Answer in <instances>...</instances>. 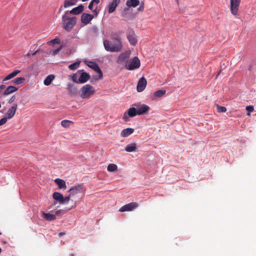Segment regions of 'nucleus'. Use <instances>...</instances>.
<instances>
[{
	"label": "nucleus",
	"mask_w": 256,
	"mask_h": 256,
	"mask_svg": "<svg viewBox=\"0 0 256 256\" xmlns=\"http://www.w3.org/2000/svg\"><path fill=\"white\" fill-rule=\"evenodd\" d=\"M104 46L105 50L110 52H118L122 48V44L120 39L116 38L114 42L108 40H104Z\"/></svg>",
	"instance_id": "nucleus-1"
},
{
	"label": "nucleus",
	"mask_w": 256,
	"mask_h": 256,
	"mask_svg": "<svg viewBox=\"0 0 256 256\" xmlns=\"http://www.w3.org/2000/svg\"><path fill=\"white\" fill-rule=\"evenodd\" d=\"M68 14H64L62 16V24L63 28L67 31H70L74 26L76 23V16L70 17L68 16Z\"/></svg>",
	"instance_id": "nucleus-2"
},
{
	"label": "nucleus",
	"mask_w": 256,
	"mask_h": 256,
	"mask_svg": "<svg viewBox=\"0 0 256 256\" xmlns=\"http://www.w3.org/2000/svg\"><path fill=\"white\" fill-rule=\"evenodd\" d=\"M80 96L83 99H88L94 94L95 90L94 88L89 84L84 86L80 90Z\"/></svg>",
	"instance_id": "nucleus-3"
},
{
	"label": "nucleus",
	"mask_w": 256,
	"mask_h": 256,
	"mask_svg": "<svg viewBox=\"0 0 256 256\" xmlns=\"http://www.w3.org/2000/svg\"><path fill=\"white\" fill-rule=\"evenodd\" d=\"M140 62L137 56H134L132 58L127 60L125 64V68L128 70H134L140 68Z\"/></svg>",
	"instance_id": "nucleus-4"
},
{
	"label": "nucleus",
	"mask_w": 256,
	"mask_h": 256,
	"mask_svg": "<svg viewBox=\"0 0 256 256\" xmlns=\"http://www.w3.org/2000/svg\"><path fill=\"white\" fill-rule=\"evenodd\" d=\"M85 63L88 67L92 68L98 74V76H96L94 77V80H99L102 78V72L96 62L92 61H86Z\"/></svg>",
	"instance_id": "nucleus-5"
},
{
	"label": "nucleus",
	"mask_w": 256,
	"mask_h": 256,
	"mask_svg": "<svg viewBox=\"0 0 256 256\" xmlns=\"http://www.w3.org/2000/svg\"><path fill=\"white\" fill-rule=\"evenodd\" d=\"M84 192L83 186L81 184H78L71 188L68 192H70L69 195L68 196H70V199L72 198L75 195L82 193Z\"/></svg>",
	"instance_id": "nucleus-6"
},
{
	"label": "nucleus",
	"mask_w": 256,
	"mask_h": 256,
	"mask_svg": "<svg viewBox=\"0 0 256 256\" xmlns=\"http://www.w3.org/2000/svg\"><path fill=\"white\" fill-rule=\"evenodd\" d=\"M52 197L60 204H64L70 201V196H67L64 198L62 194L58 192H54L52 194Z\"/></svg>",
	"instance_id": "nucleus-7"
},
{
	"label": "nucleus",
	"mask_w": 256,
	"mask_h": 256,
	"mask_svg": "<svg viewBox=\"0 0 256 256\" xmlns=\"http://www.w3.org/2000/svg\"><path fill=\"white\" fill-rule=\"evenodd\" d=\"M138 206V203L135 202H132L129 203L128 204H125L122 206L120 209V212H124L126 211H131L133 210L136 208Z\"/></svg>",
	"instance_id": "nucleus-8"
},
{
	"label": "nucleus",
	"mask_w": 256,
	"mask_h": 256,
	"mask_svg": "<svg viewBox=\"0 0 256 256\" xmlns=\"http://www.w3.org/2000/svg\"><path fill=\"white\" fill-rule=\"evenodd\" d=\"M240 0H230V12L234 15L238 13Z\"/></svg>",
	"instance_id": "nucleus-9"
},
{
	"label": "nucleus",
	"mask_w": 256,
	"mask_h": 256,
	"mask_svg": "<svg viewBox=\"0 0 256 256\" xmlns=\"http://www.w3.org/2000/svg\"><path fill=\"white\" fill-rule=\"evenodd\" d=\"M147 82L144 77L141 78L138 83L136 86L137 91L138 92H142L146 88Z\"/></svg>",
	"instance_id": "nucleus-10"
},
{
	"label": "nucleus",
	"mask_w": 256,
	"mask_h": 256,
	"mask_svg": "<svg viewBox=\"0 0 256 256\" xmlns=\"http://www.w3.org/2000/svg\"><path fill=\"white\" fill-rule=\"evenodd\" d=\"M94 14L86 13H82L81 16V22L84 24H88L93 19Z\"/></svg>",
	"instance_id": "nucleus-11"
},
{
	"label": "nucleus",
	"mask_w": 256,
	"mask_h": 256,
	"mask_svg": "<svg viewBox=\"0 0 256 256\" xmlns=\"http://www.w3.org/2000/svg\"><path fill=\"white\" fill-rule=\"evenodd\" d=\"M84 10V6L82 4H80L78 6L70 10H66V14H70L74 15H78L81 14Z\"/></svg>",
	"instance_id": "nucleus-12"
},
{
	"label": "nucleus",
	"mask_w": 256,
	"mask_h": 256,
	"mask_svg": "<svg viewBox=\"0 0 256 256\" xmlns=\"http://www.w3.org/2000/svg\"><path fill=\"white\" fill-rule=\"evenodd\" d=\"M17 108V104H14L12 106L8 109L6 114V116H7V118L10 119L14 116Z\"/></svg>",
	"instance_id": "nucleus-13"
},
{
	"label": "nucleus",
	"mask_w": 256,
	"mask_h": 256,
	"mask_svg": "<svg viewBox=\"0 0 256 256\" xmlns=\"http://www.w3.org/2000/svg\"><path fill=\"white\" fill-rule=\"evenodd\" d=\"M150 108L148 106L144 104L138 105L136 109L138 115H142L147 112L149 110Z\"/></svg>",
	"instance_id": "nucleus-14"
},
{
	"label": "nucleus",
	"mask_w": 256,
	"mask_h": 256,
	"mask_svg": "<svg viewBox=\"0 0 256 256\" xmlns=\"http://www.w3.org/2000/svg\"><path fill=\"white\" fill-rule=\"evenodd\" d=\"M127 38L131 45L135 46L136 44L138 42L137 38L133 31L130 32L127 36Z\"/></svg>",
	"instance_id": "nucleus-15"
},
{
	"label": "nucleus",
	"mask_w": 256,
	"mask_h": 256,
	"mask_svg": "<svg viewBox=\"0 0 256 256\" xmlns=\"http://www.w3.org/2000/svg\"><path fill=\"white\" fill-rule=\"evenodd\" d=\"M130 53L129 52H122L120 54L118 57V62L120 64L126 62L128 58L130 57Z\"/></svg>",
	"instance_id": "nucleus-16"
},
{
	"label": "nucleus",
	"mask_w": 256,
	"mask_h": 256,
	"mask_svg": "<svg viewBox=\"0 0 256 256\" xmlns=\"http://www.w3.org/2000/svg\"><path fill=\"white\" fill-rule=\"evenodd\" d=\"M120 2V0H113L112 2L110 3L108 6V12L109 13L114 12Z\"/></svg>",
	"instance_id": "nucleus-17"
},
{
	"label": "nucleus",
	"mask_w": 256,
	"mask_h": 256,
	"mask_svg": "<svg viewBox=\"0 0 256 256\" xmlns=\"http://www.w3.org/2000/svg\"><path fill=\"white\" fill-rule=\"evenodd\" d=\"M90 78V74L86 72L81 73L78 78V83L84 84Z\"/></svg>",
	"instance_id": "nucleus-18"
},
{
	"label": "nucleus",
	"mask_w": 256,
	"mask_h": 256,
	"mask_svg": "<svg viewBox=\"0 0 256 256\" xmlns=\"http://www.w3.org/2000/svg\"><path fill=\"white\" fill-rule=\"evenodd\" d=\"M18 90V88H16L14 86H8L6 90L4 91L3 93V96H7L12 92H14Z\"/></svg>",
	"instance_id": "nucleus-19"
},
{
	"label": "nucleus",
	"mask_w": 256,
	"mask_h": 256,
	"mask_svg": "<svg viewBox=\"0 0 256 256\" xmlns=\"http://www.w3.org/2000/svg\"><path fill=\"white\" fill-rule=\"evenodd\" d=\"M78 1V0H64V8L76 5Z\"/></svg>",
	"instance_id": "nucleus-20"
},
{
	"label": "nucleus",
	"mask_w": 256,
	"mask_h": 256,
	"mask_svg": "<svg viewBox=\"0 0 256 256\" xmlns=\"http://www.w3.org/2000/svg\"><path fill=\"white\" fill-rule=\"evenodd\" d=\"M42 216L48 221L54 220H56V215L50 213L42 212Z\"/></svg>",
	"instance_id": "nucleus-21"
},
{
	"label": "nucleus",
	"mask_w": 256,
	"mask_h": 256,
	"mask_svg": "<svg viewBox=\"0 0 256 256\" xmlns=\"http://www.w3.org/2000/svg\"><path fill=\"white\" fill-rule=\"evenodd\" d=\"M140 4L139 0H127L126 5L128 7L135 8Z\"/></svg>",
	"instance_id": "nucleus-22"
},
{
	"label": "nucleus",
	"mask_w": 256,
	"mask_h": 256,
	"mask_svg": "<svg viewBox=\"0 0 256 256\" xmlns=\"http://www.w3.org/2000/svg\"><path fill=\"white\" fill-rule=\"evenodd\" d=\"M134 132V129L132 128H126L123 130L121 132V136L123 137H127Z\"/></svg>",
	"instance_id": "nucleus-23"
},
{
	"label": "nucleus",
	"mask_w": 256,
	"mask_h": 256,
	"mask_svg": "<svg viewBox=\"0 0 256 256\" xmlns=\"http://www.w3.org/2000/svg\"><path fill=\"white\" fill-rule=\"evenodd\" d=\"M54 182L58 185L60 188H66V184L64 180L60 178H56L54 180Z\"/></svg>",
	"instance_id": "nucleus-24"
},
{
	"label": "nucleus",
	"mask_w": 256,
	"mask_h": 256,
	"mask_svg": "<svg viewBox=\"0 0 256 256\" xmlns=\"http://www.w3.org/2000/svg\"><path fill=\"white\" fill-rule=\"evenodd\" d=\"M166 90H158L153 94V98H160L166 94Z\"/></svg>",
	"instance_id": "nucleus-25"
},
{
	"label": "nucleus",
	"mask_w": 256,
	"mask_h": 256,
	"mask_svg": "<svg viewBox=\"0 0 256 256\" xmlns=\"http://www.w3.org/2000/svg\"><path fill=\"white\" fill-rule=\"evenodd\" d=\"M54 78V76L53 74H50L48 76L44 82V85L46 86L50 85Z\"/></svg>",
	"instance_id": "nucleus-26"
},
{
	"label": "nucleus",
	"mask_w": 256,
	"mask_h": 256,
	"mask_svg": "<svg viewBox=\"0 0 256 256\" xmlns=\"http://www.w3.org/2000/svg\"><path fill=\"white\" fill-rule=\"evenodd\" d=\"M94 4L92 2V1L90 2V3L89 4V5H88V8L90 10H92V12H94V14L95 16H97L98 14H99L100 12V10H98L97 8V6H96L94 9Z\"/></svg>",
	"instance_id": "nucleus-27"
},
{
	"label": "nucleus",
	"mask_w": 256,
	"mask_h": 256,
	"mask_svg": "<svg viewBox=\"0 0 256 256\" xmlns=\"http://www.w3.org/2000/svg\"><path fill=\"white\" fill-rule=\"evenodd\" d=\"M68 92L72 94H76L77 93V88L72 84H69L68 87Z\"/></svg>",
	"instance_id": "nucleus-28"
},
{
	"label": "nucleus",
	"mask_w": 256,
	"mask_h": 256,
	"mask_svg": "<svg viewBox=\"0 0 256 256\" xmlns=\"http://www.w3.org/2000/svg\"><path fill=\"white\" fill-rule=\"evenodd\" d=\"M127 112H128V115H129L130 117H134L138 115L137 110L135 108H130L128 109Z\"/></svg>",
	"instance_id": "nucleus-29"
},
{
	"label": "nucleus",
	"mask_w": 256,
	"mask_h": 256,
	"mask_svg": "<svg viewBox=\"0 0 256 256\" xmlns=\"http://www.w3.org/2000/svg\"><path fill=\"white\" fill-rule=\"evenodd\" d=\"M70 205L66 208V210H70L74 208H76L77 206L76 202L75 200H74L70 198Z\"/></svg>",
	"instance_id": "nucleus-30"
},
{
	"label": "nucleus",
	"mask_w": 256,
	"mask_h": 256,
	"mask_svg": "<svg viewBox=\"0 0 256 256\" xmlns=\"http://www.w3.org/2000/svg\"><path fill=\"white\" fill-rule=\"evenodd\" d=\"M118 166L114 164H109L107 168V170L110 172H113L116 170Z\"/></svg>",
	"instance_id": "nucleus-31"
},
{
	"label": "nucleus",
	"mask_w": 256,
	"mask_h": 256,
	"mask_svg": "<svg viewBox=\"0 0 256 256\" xmlns=\"http://www.w3.org/2000/svg\"><path fill=\"white\" fill-rule=\"evenodd\" d=\"M73 124L72 121L67 120H63L61 122L62 126L65 128H68L70 126V124Z\"/></svg>",
	"instance_id": "nucleus-32"
},
{
	"label": "nucleus",
	"mask_w": 256,
	"mask_h": 256,
	"mask_svg": "<svg viewBox=\"0 0 256 256\" xmlns=\"http://www.w3.org/2000/svg\"><path fill=\"white\" fill-rule=\"evenodd\" d=\"M80 64V61L76 62L73 64H70V65H69L68 68L70 70H76L79 66Z\"/></svg>",
	"instance_id": "nucleus-33"
},
{
	"label": "nucleus",
	"mask_w": 256,
	"mask_h": 256,
	"mask_svg": "<svg viewBox=\"0 0 256 256\" xmlns=\"http://www.w3.org/2000/svg\"><path fill=\"white\" fill-rule=\"evenodd\" d=\"M25 80V78L24 77H20L15 78L14 80V82L16 84H20L23 83Z\"/></svg>",
	"instance_id": "nucleus-34"
},
{
	"label": "nucleus",
	"mask_w": 256,
	"mask_h": 256,
	"mask_svg": "<svg viewBox=\"0 0 256 256\" xmlns=\"http://www.w3.org/2000/svg\"><path fill=\"white\" fill-rule=\"evenodd\" d=\"M136 145H132L130 146H127L125 148V150L128 152H134L136 150Z\"/></svg>",
	"instance_id": "nucleus-35"
},
{
	"label": "nucleus",
	"mask_w": 256,
	"mask_h": 256,
	"mask_svg": "<svg viewBox=\"0 0 256 256\" xmlns=\"http://www.w3.org/2000/svg\"><path fill=\"white\" fill-rule=\"evenodd\" d=\"M217 108V111L218 112H224L226 111V108L224 106H220L218 104L216 105Z\"/></svg>",
	"instance_id": "nucleus-36"
},
{
	"label": "nucleus",
	"mask_w": 256,
	"mask_h": 256,
	"mask_svg": "<svg viewBox=\"0 0 256 256\" xmlns=\"http://www.w3.org/2000/svg\"><path fill=\"white\" fill-rule=\"evenodd\" d=\"M246 110L248 111V115H250V113L252 112L254 110V106H248L246 107Z\"/></svg>",
	"instance_id": "nucleus-37"
},
{
	"label": "nucleus",
	"mask_w": 256,
	"mask_h": 256,
	"mask_svg": "<svg viewBox=\"0 0 256 256\" xmlns=\"http://www.w3.org/2000/svg\"><path fill=\"white\" fill-rule=\"evenodd\" d=\"M48 44L52 43V44H60V40L58 38H56L53 39V40H51L50 41L48 42Z\"/></svg>",
	"instance_id": "nucleus-38"
},
{
	"label": "nucleus",
	"mask_w": 256,
	"mask_h": 256,
	"mask_svg": "<svg viewBox=\"0 0 256 256\" xmlns=\"http://www.w3.org/2000/svg\"><path fill=\"white\" fill-rule=\"evenodd\" d=\"M20 72V70H15L13 72H12L11 73H10V75L12 76V78L16 76L18 74H19Z\"/></svg>",
	"instance_id": "nucleus-39"
},
{
	"label": "nucleus",
	"mask_w": 256,
	"mask_h": 256,
	"mask_svg": "<svg viewBox=\"0 0 256 256\" xmlns=\"http://www.w3.org/2000/svg\"><path fill=\"white\" fill-rule=\"evenodd\" d=\"M129 117L130 116L129 115H128V112H125L122 118L125 122H128L129 120Z\"/></svg>",
	"instance_id": "nucleus-40"
},
{
	"label": "nucleus",
	"mask_w": 256,
	"mask_h": 256,
	"mask_svg": "<svg viewBox=\"0 0 256 256\" xmlns=\"http://www.w3.org/2000/svg\"><path fill=\"white\" fill-rule=\"evenodd\" d=\"M8 119V118H7V116H6V117H4V118H2L0 120V126H2V125L4 124L5 123H6V122H7Z\"/></svg>",
	"instance_id": "nucleus-41"
},
{
	"label": "nucleus",
	"mask_w": 256,
	"mask_h": 256,
	"mask_svg": "<svg viewBox=\"0 0 256 256\" xmlns=\"http://www.w3.org/2000/svg\"><path fill=\"white\" fill-rule=\"evenodd\" d=\"M71 78H72V80L76 82V83H78V80H77L76 79V74H72V76H71Z\"/></svg>",
	"instance_id": "nucleus-42"
},
{
	"label": "nucleus",
	"mask_w": 256,
	"mask_h": 256,
	"mask_svg": "<svg viewBox=\"0 0 256 256\" xmlns=\"http://www.w3.org/2000/svg\"><path fill=\"white\" fill-rule=\"evenodd\" d=\"M138 10L140 12H142L144 10V3L142 2Z\"/></svg>",
	"instance_id": "nucleus-43"
},
{
	"label": "nucleus",
	"mask_w": 256,
	"mask_h": 256,
	"mask_svg": "<svg viewBox=\"0 0 256 256\" xmlns=\"http://www.w3.org/2000/svg\"><path fill=\"white\" fill-rule=\"evenodd\" d=\"M38 52V50H36L35 52H29L27 54H26V56H30L31 55H32V56H34Z\"/></svg>",
	"instance_id": "nucleus-44"
},
{
	"label": "nucleus",
	"mask_w": 256,
	"mask_h": 256,
	"mask_svg": "<svg viewBox=\"0 0 256 256\" xmlns=\"http://www.w3.org/2000/svg\"><path fill=\"white\" fill-rule=\"evenodd\" d=\"M12 78V76H10V74H8L6 78H4L3 80H2V82H5V81H6V80H8Z\"/></svg>",
	"instance_id": "nucleus-45"
},
{
	"label": "nucleus",
	"mask_w": 256,
	"mask_h": 256,
	"mask_svg": "<svg viewBox=\"0 0 256 256\" xmlns=\"http://www.w3.org/2000/svg\"><path fill=\"white\" fill-rule=\"evenodd\" d=\"M12 78V76H10V74H8L6 78H4L3 80H2V82H5V81H6V80H8Z\"/></svg>",
	"instance_id": "nucleus-46"
},
{
	"label": "nucleus",
	"mask_w": 256,
	"mask_h": 256,
	"mask_svg": "<svg viewBox=\"0 0 256 256\" xmlns=\"http://www.w3.org/2000/svg\"><path fill=\"white\" fill-rule=\"evenodd\" d=\"M16 100V96H13L11 97V98L9 100L8 102L9 104H12L13 102Z\"/></svg>",
	"instance_id": "nucleus-47"
},
{
	"label": "nucleus",
	"mask_w": 256,
	"mask_h": 256,
	"mask_svg": "<svg viewBox=\"0 0 256 256\" xmlns=\"http://www.w3.org/2000/svg\"><path fill=\"white\" fill-rule=\"evenodd\" d=\"M61 214H64V212H63L62 210H58L56 212V213L54 215H56V217L57 216Z\"/></svg>",
	"instance_id": "nucleus-48"
},
{
	"label": "nucleus",
	"mask_w": 256,
	"mask_h": 256,
	"mask_svg": "<svg viewBox=\"0 0 256 256\" xmlns=\"http://www.w3.org/2000/svg\"><path fill=\"white\" fill-rule=\"evenodd\" d=\"M92 2L95 5V4H98L100 2V0H92Z\"/></svg>",
	"instance_id": "nucleus-49"
},
{
	"label": "nucleus",
	"mask_w": 256,
	"mask_h": 256,
	"mask_svg": "<svg viewBox=\"0 0 256 256\" xmlns=\"http://www.w3.org/2000/svg\"><path fill=\"white\" fill-rule=\"evenodd\" d=\"M60 50H61V48H60L58 49L54 50V54H57Z\"/></svg>",
	"instance_id": "nucleus-50"
},
{
	"label": "nucleus",
	"mask_w": 256,
	"mask_h": 256,
	"mask_svg": "<svg viewBox=\"0 0 256 256\" xmlns=\"http://www.w3.org/2000/svg\"><path fill=\"white\" fill-rule=\"evenodd\" d=\"M65 234V232H60L58 234V236L60 237H61L63 236H64Z\"/></svg>",
	"instance_id": "nucleus-51"
},
{
	"label": "nucleus",
	"mask_w": 256,
	"mask_h": 256,
	"mask_svg": "<svg viewBox=\"0 0 256 256\" xmlns=\"http://www.w3.org/2000/svg\"><path fill=\"white\" fill-rule=\"evenodd\" d=\"M63 8H64V5H63V6H60V9H59V12H60L62 10Z\"/></svg>",
	"instance_id": "nucleus-52"
},
{
	"label": "nucleus",
	"mask_w": 256,
	"mask_h": 256,
	"mask_svg": "<svg viewBox=\"0 0 256 256\" xmlns=\"http://www.w3.org/2000/svg\"><path fill=\"white\" fill-rule=\"evenodd\" d=\"M2 252V248H0V254Z\"/></svg>",
	"instance_id": "nucleus-53"
},
{
	"label": "nucleus",
	"mask_w": 256,
	"mask_h": 256,
	"mask_svg": "<svg viewBox=\"0 0 256 256\" xmlns=\"http://www.w3.org/2000/svg\"><path fill=\"white\" fill-rule=\"evenodd\" d=\"M94 82V80H90V82Z\"/></svg>",
	"instance_id": "nucleus-54"
},
{
	"label": "nucleus",
	"mask_w": 256,
	"mask_h": 256,
	"mask_svg": "<svg viewBox=\"0 0 256 256\" xmlns=\"http://www.w3.org/2000/svg\"><path fill=\"white\" fill-rule=\"evenodd\" d=\"M0 234H2V233H1V232H0Z\"/></svg>",
	"instance_id": "nucleus-55"
}]
</instances>
